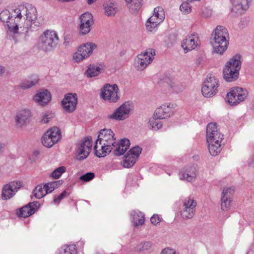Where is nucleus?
Instances as JSON below:
<instances>
[{
    "instance_id": "obj_1",
    "label": "nucleus",
    "mask_w": 254,
    "mask_h": 254,
    "mask_svg": "<svg viewBox=\"0 0 254 254\" xmlns=\"http://www.w3.org/2000/svg\"><path fill=\"white\" fill-rule=\"evenodd\" d=\"M115 144L116 137L113 131L110 128L101 129L94 147L96 155L98 157L106 156L111 152Z\"/></svg>"
},
{
    "instance_id": "obj_2",
    "label": "nucleus",
    "mask_w": 254,
    "mask_h": 254,
    "mask_svg": "<svg viewBox=\"0 0 254 254\" xmlns=\"http://www.w3.org/2000/svg\"><path fill=\"white\" fill-rule=\"evenodd\" d=\"M211 43L214 52L217 54L222 55L226 51L229 43V35L225 27L216 26L211 34Z\"/></svg>"
},
{
    "instance_id": "obj_3",
    "label": "nucleus",
    "mask_w": 254,
    "mask_h": 254,
    "mask_svg": "<svg viewBox=\"0 0 254 254\" xmlns=\"http://www.w3.org/2000/svg\"><path fill=\"white\" fill-rule=\"evenodd\" d=\"M22 17L21 10L19 8H15L10 12L8 10H4L0 13V20L5 23L7 27V34L13 37V35L18 33V21Z\"/></svg>"
},
{
    "instance_id": "obj_4",
    "label": "nucleus",
    "mask_w": 254,
    "mask_h": 254,
    "mask_svg": "<svg viewBox=\"0 0 254 254\" xmlns=\"http://www.w3.org/2000/svg\"><path fill=\"white\" fill-rule=\"evenodd\" d=\"M241 56L237 54L228 61L223 69L224 79L227 82L236 80L239 75L241 67Z\"/></svg>"
},
{
    "instance_id": "obj_5",
    "label": "nucleus",
    "mask_w": 254,
    "mask_h": 254,
    "mask_svg": "<svg viewBox=\"0 0 254 254\" xmlns=\"http://www.w3.org/2000/svg\"><path fill=\"white\" fill-rule=\"evenodd\" d=\"M59 38L54 31L46 30L39 37L38 47L44 51H50L57 45Z\"/></svg>"
},
{
    "instance_id": "obj_6",
    "label": "nucleus",
    "mask_w": 254,
    "mask_h": 254,
    "mask_svg": "<svg viewBox=\"0 0 254 254\" xmlns=\"http://www.w3.org/2000/svg\"><path fill=\"white\" fill-rule=\"evenodd\" d=\"M102 98L110 103H116L120 98V89L116 84H106L101 90Z\"/></svg>"
},
{
    "instance_id": "obj_7",
    "label": "nucleus",
    "mask_w": 254,
    "mask_h": 254,
    "mask_svg": "<svg viewBox=\"0 0 254 254\" xmlns=\"http://www.w3.org/2000/svg\"><path fill=\"white\" fill-rule=\"evenodd\" d=\"M155 51L149 49L138 54L134 59V66L138 70H144L153 60Z\"/></svg>"
},
{
    "instance_id": "obj_8",
    "label": "nucleus",
    "mask_w": 254,
    "mask_h": 254,
    "mask_svg": "<svg viewBox=\"0 0 254 254\" xmlns=\"http://www.w3.org/2000/svg\"><path fill=\"white\" fill-rule=\"evenodd\" d=\"M248 95V91L240 87L232 88L227 94L228 103L232 106H236L245 101Z\"/></svg>"
},
{
    "instance_id": "obj_9",
    "label": "nucleus",
    "mask_w": 254,
    "mask_h": 254,
    "mask_svg": "<svg viewBox=\"0 0 254 254\" xmlns=\"http://www.w3.org/2000/svg\"><path fill=\"white\" fill-rule=\"evenodd\" d=\"M219 85V81L215 76L208 75L201 88L202 95L205 97H211L215 95L218 91Z\"/></svg>"
},
{
    "instance_id": "obj_10",
    "label": "nucleus",
    "mask_w": 254,
    "mask_h": 254,
    "mask_svg": "<svg viewBox=\"0 0 254 254\" xmlns=\"http://www.w3.org/2000/svg\"><path fill=\"white\" fill-rule=\"evenodd\" d=\"M97 48V45L94 43H86L80 46L77 51L73 55V60L76 63H79L88 58Z\"/></svg>"
},
{
    "instance_id": "obj_11",
    "label": "nucleus",
    "mask_w": 254,
    "mask_h": 254,
    "mask_svg": "<svg viewBox=\"0 0 254 254\" xmlns=\"http://www.w3.org/2000/svg\"><path fill=\"white\" fill-rule=\"evenodd\" d=\"M132 107L131 103L126 102L117 108L112 114L108 115V118L116 121H123L129 117Z\"/></svg>"
},
{
    "instance_id": "obj_12",
    "label": "nucleus",
    "mask_w": 254,
    "mask_h": 254,
    "mask_svg": "<svg viewBox=\"0 0 254 254\" xmlns=\"http://www.w3.org/2000/svg\"><path fill=\"white\" fill-rule=\"evenodd\" d=\"M196 204V202L192 197H188L185 199L180 212L181 217L184 220L192 218L195 212Z\"/></svg>"
},
{
    "instance_id": "obj_13",
    "label": "nucleus",
    "mask_w": 254,
    "mask_h": 254,
    "mask_svg": "<svg viewBox=\"0 0 254 254\" xmlns=\"http://www.w3.org/2000/svg\"><path fill=\"white\" fill-rule=\"evenodd\" d=\"M61 136L60 130L58 127L51 128L43 135L42 142L43 145L50 148L58 141Z\"/></svg>"
},
{
    "instance_id": "obj_14",
    "label": "nucleus",
    "mask_w": 254,
    "mask_h": 254,
    "mask_svg": "<svg viewBox=\"0 0 254 254\" xmlns=\"http://www.w3.org/2000/svg\"><path fill=\"white\" fill-rule=\"evenodd\" d=\"M206 139L207 142L216 143L222 141L223 135L218 130L216 123H211L206 127Z\"/></svg>"
},
{
    "instance_id": "obj_15",
    "label": "nucleus",
    "mask_w": 254,
    "mask_h": 254,
    "mask_svg": "<svg viewBox=\"0 0 254 254\" xmlns=\"http://www.w3.org/2000/svg\"><path fill=\"white\" fill-rule=\"evenodd\" d=\"M92 145V138L91 137L85 138L83 141L80 143L77 150L76 159L82 160L86 158L91 152Z\"/></svg>"
},
{
    "instance_id": "obj_16",
    "label": "nucleus",
    "mask_w": 254,
    "mask_h": 254,
    "mask_svg": "<svg viewBox=\"0 0 254 254\" xmlns=\"http://www.w3.org/2000/svg\"><path fill=\"white\" fill-rule=\"evenodd\" d=\"M142 151V148L138 146H135L129 150L125 156L123 166L125 168L131 167L136 162Z\"/></svg>"
},
{
    "instance_id": "obj_17",
    "label": "nucleus",
    "mask_w": 254,
    "mask_h": 254,
    "mask_svg": "<svg viewBox=\"0 0 254 254\" xmlns=\"http://www.w3.org/2000/svg\"><path fill=\"white\" fill-rule=\"evenodd\" d=\"M77 104V95L76 93H67L62 101V107L67 113H72L76 109Z\"/></svg>"
},
{
    "instance_id": "obj_18",
    "label": "nucleus",
    "mask_w": 254,
    "mask_h": 254,
    "mask_svg": "<svg viewBox=\"0 0 254 254\" xmlns=\"http://www.w3.org/2000/svg\"><path fill=\"white\" fill-rule=\"evenodd\" d=\"M80 20V32L85 35L90 31L91 26L94 24L93 16L89 12H85L81 15Z\"/></svg>"
},
{
    "instance_id": "obj_19",
    "label": "nucleus",
    "mask_w": 254,
    "mask_h": 254,
    "mask_svg": "<svg viewBox=\"0 0 254 254\" xmlns=\"http://www.w3.org/2000/svg\"><path fill=\"white\" fill-rule=\"evenodd\" d=\"M21 186V182L19 181L11 182L5 185L2 189V199H7L12 197Z\"/></svg>"
},
{
    "instance_id": "obj_20",
    "label": "nucleus",
    "mask_w": 254,
    "mask_h": 254,
    "mask_svg": "<svg viewBox=\"0 0 254 254\" xmlns=\"http://www.w3.org/2000/svg\"><path fill=\"white\" fill-rule=\"evenodd\" d=\"M199 44L198 37L196 34H191L186 36L182 42V47L185 53L194 49Z\"/></svg>"
},
{
    "instance_id": "obj_21",
    "label": "nucleus",
    "mask_w": 254,
    "mask_h": 254,
    "mask_svg": "<svg viewBox=\"0 0 254 254\" xmlns=\"http://www.w3.org/2000/svg\"><path fill=\"white\" fill-rule=\"evenodd\" d=\"M40 206L39 201H34L29 202L27 205L22 207L17 212V214L19 217H28L34 214Z\"/></svg>"
},
{
    "instance_id": "obj_22",
    "label": "nucleus",
    "mask_w": 254,
    "mask_h": 254,
    "mask_svg": "<svg viewBox=\"0 0 254 254\" xmlns=\"http://www.w3.org/2000/svg\"><path fill=\"white\" fill-rule=\"evenodd\" d=\"M179 176L181 180L194 182L196 177L195 167L191 166L183 169L180 171Z\"/></svg>"
},
{
    "instance_id": "obj_23",
    "label": "nucleus",
    "mask_w": 254,
    "mask_h": 254,
    "mask_svg": "<svg viewBox=\"0 0 254 254\" xmlns=\"http://www.w3.org/2000/svg\"><path fill=\"white\" fill-rule=\"evenodd\" d=\"M252 0H232L231 11L238 14H241L249 7Z\"/></svg>"
},
{
    "instance_id": "obj_24",
    "label": "nucleus",
    "mask_w": 254,
    "mask_h": 254,
    "mask_svg": "<svg viewBox=\"0 0 254 254\" xmlns=\"http://www.w3.org/2000/svg\"><path fill=\"white\" fill-rule=\"evenodd\" d=\"M30 117L31 113L28 109L18 111L15 117L16 126L18 127H24L29 122Z\"/></svg>"
},
{
    "instance_id": "obj_25",
    "label": "nucleus",
    "mask_w": 254,
    "mask_h": 254,
    "mask_svg": "<svg viewBox=\"0 0 254 254\" xmlns=\"http://www.w3.org/2000/svg\"><path fill=\"white\" fill-rule=\"evenodd\" d=\"M21 10V14L22 12H24L26 15V21L29 23H27L28 25L29 24L31 26L33 24L35 26H38L39 23L37 22V14L36 9L34 7H30L28 9L26 7L22 6Z\"/></svg>"
},
{
    "instance_id": "obj_26",
    "label": "nucleus",
    "mask_w": 254,
    "mask_h": 254,
    "mask_svg": "<svg viewBox=\"0 0 254 254\" xmlns=\"http://www.w3.org/2000/svg\"><path fill=\"white\" fill-rule=\"evenodd\" d=\"M173 114L172 108L169 104H163L157 108L154 112V117L157 119H164Z\"/></svg>"
},
{
    "instance_id": "obj_27",
    "label": "nucleus",
    "mask_w": 254,
    "mask_h": 254,
    "mask_svg": "<svg viewBox=\"0 0 254 254\" xmlns=\"http://www.w3.org/2000/svg\"><path fill=\"white\" fill-rule=\"evenodd\" d=\"M51 99L50 93L46 89L41 90L33 97L34 101L40 105L48 104Z\"/></svg>"
},
{
    "instance_id": "obj_28",
    "label": "nucleus",
    "mask_w": 254,
    "mask_h": 254,
    "mask_svg": "<svg viewBox=\"0 0 254 254\" xmlns=\"http://www.w3.org/2000/svg\"><path fill=\"white\" fill-rule=\"evenodd\" d=\"M130 145V141L129 139L124 138L121 139L118 143L115 144V147L114 153L116 155H123L125 152L127 150Z\"/></svg>"
},
{
    "instance_id": "obj_29",
    "label": "nucleus",
    "mask_w": 254,
    "mask_h": 254,
    "mask_svg": "<svg viewBox=\"0 0 254 254\" xmlns=\"http://www.w3.org/2000/svg\"><path fill=\"white\" fill-rule=\"evenodd\" d=\"M127 6L131 13L136 14L143 5V0H125Z\"/></svg>"
},
{
    "instance_id": "obj_30",
    "label": "nucleus",
    "mask_w": 254,
    "mask_h": 254,
    "mask_svg": "<svg viewBox=\"0 0 254 254\" xmlns=\"http://www.w3.org/2000/svg\"><path fill=\"white\" fill-rule=\"evenodd\" d=\"M104 9L107 16H114L119 10L118 4L113 2L106 3L104 5Z\"/></svg>"
},
{
    "instance_id": "obj_31",
    "label": "nucleus",
    "mask_w": 254,
    "mask_h": 254,
    "mask_svg": "<svg viewBox=\"0 0 254 254\" xmlns=\"http://www.w3.org/2000/svg\"><path fill=\"white\" fill-rule=\"evenodd\" d=\"M162 22V20L159 19V18L157 19L152 15L146 22V29L149 32H152Z\"/></svg>"
},
{
    "instance_id": "obj_32",
    "label": "nucleus",
    "mask_w": 254,
    "mask_h": 254,
    "mask_svg": "<svg viewBox=\"0 0 254 254\" xmlns=\"http://www.w3.org/2000/svg\"><path fill=\"white\" fill-rule=\"evenodd\" d=\"M134 226L136 227L144 223L145 217L143 213L140 211H132L131 213Z\"/></svg>"
},
{
    "instance_id": "obj_33",
    "label": "nucleus",
    "mask_w": 254,
    "mask_h": 254,
    "mask_svg": "<svg viewBox=\"0 0 254 254\" xmlns=\"http://www.w3.org/2000/svg\"><path fill=\"white\" fill-rule=\"evenodd\" d=\"M39 78L37 76L34 75L30 78L23 81L20 85L21 88L23 89H29L35 85L38 82Z\"/></svg>"
},
{
    "instance_id": "obj_34",
    "label": "nucleus",
    "mask_w": 254,
    "mask_h": 254,
    "mask_svg": "<svg viewBox=\"0 0 254 254\" xmlns=\"http://www.w3.org/2000/svg\"><path fill=\"white\" fill-rule=\"evenodd\" d=\"M222 141H217L216 143L208 142V150L210 154L216 156L222 150Z\"/></svg>"
},
{
    "instance_id": "obj_35",
    "label": "nucleus",
    "mask_w": 254,
    "mask_h": 254,
    "mask_svg": "<svg viewBox=\"0 0 254 254\" xmlns=\"http://www.w3.org/2000/svg\"><path fill=\"white\" fill-rule=\"evenodd\" d=\"M102 69L97 65H90L87 69L86 73L89 77H93L97 76Z\"/></svg>"
},
{
    "instance_id": "obj_36",
    "label": "nucleus",
    "mask_w": 254,
    "mask_h": 254,
    "mask_svg": "<svg viewBox=\"0 0 254 254\" xmlns=\"http://www.w3.org/2000/svg\"><path fill=\"white\" fill-rule=\"evenodd\" d=\"M160 119L155 118L154 115L153 117L150 119L148 122V127L150 129L153 130H158L162 127V123L159 120Z\"/></svg>"
},
{
    "instance_id": "obj_37",
    "label": "nucleus",
    "mask_w": 254,
    "mask_h": 254,
    "mask_svg": "<svg viewBox=\"0 0 254 254\" xmlns=\"http://www.w3.org/2000/svg\"><path fill=\"white\" fill-rule=\"evenodd\" d=\"M61 184L60 181H54L46 184L44 185L46 195L52 192L55 189Z\"/></svg>"
},
{
    "instance_id": "obj_38",
    "label": "nucleus",
    "mask_w": 254,
    "mask_h": 254,
    "mask_svg": "<svg viewBox=\"0 0 254 254\" xmlns=\"http://www.w3.org/2000/svg\"><path fill=\"white\" fill-rule=\"evenodd\" d=\"M44 187L42 185H38L33 191V193L36 198L40 199L44 197L45 195Z\"/></svg>"
},
{
    "instance_id": "obj_39",
    "label": "nucleus",
    "mask_w": 254,
    "mask_h": 254,
    "mask_svg": "<svg viewBox=\"0 0 254 254\" xmlns=\"http://www.w3.org/2000/svg\"><path fill=\"white\" fill-rule=\"evenodd\" d=\"M152 15L163 21L165 19V12L163 8L160 6L154 8Z\"/></svg>"
},
{
    "instance_id": "obj_40",
    "label": "nucleus",
    "mask_w": 254,
    "mask_h": 254,
    "mask_svg": "<svg viewBox=\"0 0 254 254\" xmlns=\"http://www.w3.org/2000/svg\"><path fill=\"white\" fill-rule=\"evenodd\" d=\"M63 253L62 251L61 254H77V250L75 246L74 245L69 246H64L62 248Z\"/></svg>"
},
{
    "instance_id": "obj_41",
    "label": "nucleus",
    "mask_w": 254,
    "mask_h": 254,
    "mask_svg": "<svg viewBox=\"0 0 254 254\" xmlns=\"http://www.w3.org/2000/svg\"><path fill=\"white\" fill-rule=\"evenodd\" d=\"M180 10L183 14H188L191 11V6L188 1H184L180 6Z\"/></svg>"
},
{
    "instance_id": "obj_42",
    "label": "nucleus",
    "mask_w": 254,
    "mask_h": 254,
    "mask_svg": "<svg viewBox=\"0 0 254 254\" xmlns=\"http://www.w3.org/2000/svg\"><path fill=\"white\" fill-rule=\"evenodd\" d=\"M221 207L223 211H226L230 209L232 199H227L226 197H221Z\"/></svg>"
},
{
    "instance_id": "obj_43",
    "label": "nucleus",
    "mask_w": 254,
    "mask_h": 254,
    "mask_svg": "<svg viewBox=\"0 0 254 254\" xmlns=\"http://www.w3.org/2000/svg\"><path fill=\"white\" fill-rule=\"evenodd\" d=\"M151 246L152 244L151 242H146L137 245L135 248V250L138 252H142L150 249Z\"/></svg>"
},
{
    "instance_id": "obj_44",
    "label": "nucleus",
    "mask_w": 254,
    "mask_h": 254,
    "mask_svg": "<svg viewBox=\"0 0 254 254\" xmlns=\"http://www.w3.org/2000/svg\"><path fill=\"white\" fill-rule=\"evenodd\" d=\"M65 171V168L64 166L60 167L55 169L51 174V176L55 179H58L61 176L63 173Z\"/></svg>"
},
{
    "instance_id": "obj_45",
    "label": "nucleus",
    "mask_w": 254,
    "mask_h": 254,
    "mask_svg": "<svg viewBox=\"0 0 254 254\" xmlns=\"http://www.w3.org/2000/svg\"><path fill=\"white\" fill-rule=\"evenodd\" d=\"M234 190L232 188H226L224 189L222 193V196L226 197L227 199H232L233 194Z\"/></svg>"
},
{
    "instance_id": "obj_46",
    "label": "nucleus",
    "mask_w": 254,
    "mask_h": 254,
    "mask_svg": "<svg viewBox=\"0 0 254 254\" xmlns=\"http://www.w3.org/2000/svg\"><path fill=\"white\" fill-rule=\"evenodd\" d=\"M95 177V175L93 173L89 172L81 176L80 177V179L82 181L87 182L92 180Z\"/></svg>"
},
{
    "instance_id": "obj_47",
    "label": "nucleus",
    "mask_w": 254,
    "mask_h": 254,
    "mask_svg": "<svg viewBox=\"0 0 254 254\" xmlns=\"http://www.w3.org/2000/svg\"><path fill=\"white\" fill-rule=\"evenodd\" d=\"M67 192L65 190L62 192L59 195L55 197L54 199V202L55 204H59L62 199H63L66 195Z\"/></svg>"
},
{
    "instance_id": "obj_48",
    "label": "nucleus",
    "mask_w": 254,
    "mask_h": 254,
    "mask_svg": "<svg viewBox=\"0 0 254 254\" xmlns=\"http://www.w3.org/2000/svg\"><path fill=\"white\" fill-rule=\"evenodd\" d=\"M150 221L153 225H156L161 221V219L158 214H154L151 217Z\"/></svg>"
},
{
    "instance_id": "obj_49",
    "label": "nucleus",
    "mask_w": 254,
    "mask_h": 254,
    "mask_svg": "<svg viewBox=\"0 0 254 254\" xmlns=\"http://www.w3.org/2000/svg\"><path fill=\"white\" fill-rule=\"evenodd\" d=\"M8 73L7 67L0 64V76L6 75Z\"/></svg>"
},
{
    "instance_id": "obj_50",
    "label": "nucleus",
    "mask_w": 254,
    "mask_h": 254,
    "mask_svg": "<svg viewBox=\"0 0 254 254\" xmlns=\"http://www.w3.org/2000/svg\"><path fill=\"white\" fill-rule=\"evenodd\" d=\"M52 116L50 115L45 114L41 119V122L43 123L47 124L49 122V120L51 119Z\"/></svg>"
},
{
    "instance_id": "obj_51",
    "label": "nucleus",
    "mask_w": 254,
    "mask_h": 254,
    "mask_svg": "<svg viewBox=\"0 0 254 254\" xmlns=\"http://www.w3.org/2000/svg\"><path fill=\"white\" fill-rule=\"evenodd\" d=\"M161 254H176V252L173 249L166 248L162 251Z\"/></svg>"
},
{
    "instance_id": "obj_52",
    "label": "nucleus",
    "mask_w": 254,
    "mask_h": 254,
    "mask_svg": "<svg viewBox=\"0 0 254 254\" xmlns=\"http://www.w3.org/2000/svg\"><path fill=\"white\" fill-rule=\"evenodd\" d=\"M5 146L6 143L0 140V154L3 153Z\"/></svg>"
},
{
    "instance_id": "obj_53",
    "label": "nucleus",
    "mask_w": 254,
    "mask_h": 254,
    "mask_svg": "<svg viewBox=\"0 0 254 254\" xmlns=\"http://www.w3.org/2000/svg\"><path fill=\"white\" fill-rule=\"evenodd\" d=\"M167 80L168 81H166V82L171 87H172L173 88L175 87V83L174 82H173L171 79L167 78Z\"/></svg>"
},
{
    "instance_id": "obj_54",
    "label": "nucleus",
    "mask_w": 254,
    "mask_h": 254,
    "mask_svg": "<svg viewBox=\"0 0 254 254\" xmlns=\"http://www.w3.org/2000/svg\"><path fill=\"white\" fill-rule=\"evenodd\" d=\"M249 165H254V156L251 159V160L249 162Z\"/></svg>"
},
{
    "instance_id": "obj_55",
    "label": "nucleus",
    "mask_w": 254,
    "mask_h": 254,
    "mask_svg": "<svg viewBox=\"0 0 254 254\" xmlns=\"http://www.w3.org/2000/svg\"><path fill=\"white\" fill-rule=\"evenodd\" d=\"M96 0H87V2L89 4L93 3Z\"/></svg>"
},
{
    "instance_id": "obj_56",
    "label": "nucleus",
    "mask_w": 254,
    "mask_h": 254,
    "mask_svg": "<svg viewBox=\"0 0 254 254\" xmlns=\"http://www.w3.org/2000/svg\"><path fill=\"white\" fill-rule=\"evenodd\" d=\"M188 1H189L190 2H192L193 1H199L200 0H187Z\"/></svg>"
}]
</instances>
